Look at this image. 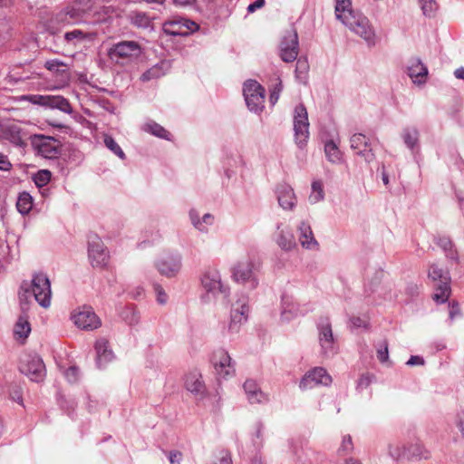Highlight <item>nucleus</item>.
Returning <instances> with one entry per match:
<instances>
[{"label": "nucleus", "instance_id": "obj_7", "mask_svg": "<svg viewBox=\"0 0 464 464\" xmlns=\"http://www.w3.org/2000/svg\"><path fill=\"white\" fill-rule=\"evenodd\" d=\"M256 264L250 258H244L237 263L233 267L232 275L235 281L245 284L250 283L252 288L256 287L257 281L256 278Z\"/></svg>", "mask_w": 464, "mask_h": 464}, {"label": "nucleus", "instance_id": "obj_40", "mask_svg": "<svg viewBox=\"0 0 464 464\" xmlns=\"http://www.w3.org/2000/svg\"><path fill=\"white\" fill-rule=\"evenodd\" d=\"M277 244L285 250H289L295 246L293 235L290 232L284 233V230H281Z\"/></svg>", "mask_w": 464, "mask_h": 464}, {"label": "nucleus", "instance_id": "obj_5", "mask_svg": "<svg viewBox=\"0 0 464 464\" xmlns=\"http://www.w3.org/2000/svg\"><path fill=\"white\" fill-rule=\"evenodd\" d=\"M429 278L434 284L435 293L432 299L439 304H444L450 295V277L449 272L437 265H431L429 270Z\"/></svg>", "mask_w": 464, "mask_h": 464}, {"label": "nucleus", "instance_id": "obj_26", "mask_svg": "<svg viewBox=\"0 0 464 464\" xmlns=\"http://www.w3.org/2000/svg\"><path fill=\"white\" fill-rule=\"evenodd\" d=\"M244 390L250 403H261L267 401L266 396L253 380H246L244 383Z\"/></svg>", "mask_w": 464, "mask_h": 464}, {"label": "nucleus", "instance_id": "obj_47", "mask_svg": "<svg viewBox=\"0 0 464 464\" xmlns=\"http://www.w3.org/2000/svg\"><path fill=\"white\" fill-rule=\"evenodd\" d=\"M9 396L14 401L23 404L22 388L19 385L11 384L9 386Z\"/></svg>", "mask_w": 464, "mask_h": 464}, {"label": "nucleus", "instance_id": "obj_4", "mask_svg": "<svg viewBox=\"0 0 464 464\" xmlns=\"http://www.w3.org/2000/svg\"><path fill=\"white\" fill-rule=\"evenodd\" d=\"M141 53L140 45L135 41H121L112 44L107 51L109 60L121 66L129 64Z\"/></svg>", "mask_w": 464, "mask_h": 464}, {"label": "nucleus", "instance_id": "obj_25", "mask_svg": "<svg viewBox=\"0 0 464 464\" xmlns=\"http://www.w3.org/2000/svg\"><path fill=\"white\" fill-rule=\"evenodd\" d=\"M319 342L324 353L333 350L334 336L331 324L325 322L319 325Z\"/></svg>", "mask_w": 464, "mask_h": 464}, {"label": "nucleus", "instance_id": "obj_60", "mask_svg": "<svg viewBox=\"0 0 464 464\" xmlns=\"http://www.w3.org/2000/svg\"><path fill=\"white\" fill-rule=\"evenodd\" d=\"M407 364L410 365V366L423 365L424 364V360L420 356L412 355V356H411V358L407 362Z\"/></svg>", "mask_w": 464, "mask_h": 464}, {"label": "nucleus", "instance_id": "obj_29", "mask_svg": "<svg viewBox=\"0 0 464 464\" xmlns=\"http://www.w3.org/2000/svg\"><path fill=\"white\" fill-rule=\"evenodd\" d=\"M309 309L305 305H301L298 303L294 302H284V308L282 316L285 320H290L294 316L305 315Z\"/></svg>", "mask_w": 464, "mask_h": 464}, {"label": "nucleus", "instance_id": "obj_27", "mask_svg": "<svg viewBox=\"0 0 464 464\" xmlns=\"http://www.w3.org/2000/svg\"><path fill=\"white\" fill-rule=\"evenodd\" d=\"M95 351L97 354V364L99 367H102L106 362H110L113 353L112 351L109 349V342L106 339H100L95 343Z\"/></svg>", "mask_w": 464, "mask_h": 464}, {"label": "nucleus", "instance_id": "obj_21", "mask_svg": "<svg viewBox=\"0 0 464 464\" xmlns=\"http://www.w3.org/2000/svg\"><path fill=\"white\" fill-rule=\"evenodd\" d=\"M408 75L412 80L414 84H423L427 81L428 69L422 63L420 59L412 58L409 62L407 66Z\"/></svg>", "mask_w": 464, "mask_h": 464}, {"label": "nucleus", "instance_id": "obj_36", "mask_svg": "<svg viewBox=\"0 0 464 464\" xmlns=\"http://www.w3.org/2000/svg\"><path fill=\"white\" fill-rule=\"evenodd\" d=\"M190 218L195 227H197L200 231L207 230V227L204 224L212 225L214 221V217L210 214H205L202 218V221H200L195 211L190 212Z\"/></svg>", "mask_w": 464, "mask_h": 464}, {"label": "nucleus", "instance_id": "obj_52", "mask_svg": "<svg viewBox=\"0 0 464 464\" xmlns=\"http://www.w3.org/2000/svg\"><path fill=\"white\" fill-rule=\"evenodd\" d=\"M372 382V375H371L370 373H362L358 380L357 386L360 389H365L370 386Z\"/></svg>", "mask_w": 464, "mask_h": 464}, {"label": "nucleus", "instance_id": "obj_37", "mask_svg": "<svg viewBox=\"0 0 464 464\" xmlns=\"http://www.w3.org/2000/svg\"><path fill=\"white\" fill-rule=\"evenodd\" d=\"M324 151L331 162L336 163L341 160V152L334 141L330 140L325 143Z\"/></svg>", "mask_w": 464, "mask_h": 464}, {"label": "nucleus", "instance_id": "obj_59", "mask_svg": "<svg viewBox=\"0 0 464 464\" xmlns=\"http://www.w3.org/2000/svg\"><path fill=\"white\" fill-rule=\"evenodd\" d=\"M216 464H233L230 453L227 451H221L218 458V462Z\"/></svg>", "mask_w": 464, "mask_h": 464}, {"label": "nucleus", "instance_id": "obj_64", "mask_svg": "<svg viewBox=\"0 0 464 464\" xmlns=\"http://www.w3.org/2000/svg\"><path fill=\"white\" fill-rule=\"evenodd\" d=\"M458 427L459 428L460 432L464 438V418L459 420L458 422Z\"/></svg>", "mask_w": 464, "mask_h": 464}, {"label": "nucleus", "instance_id": "obj_20", "mask_svg": "<svg viewBox=\"0 0 464 464\" xmlns=\"http://www.w3.org/2000/svg\"><path fill=\"white\" fill-rule=\"evenodd\" d=\"M158 271L165 276H175L180 270V257L173 255H167L156 264Z\"/></svg>", "mask_w": 464, "mask_h": 464}, {"label": "nucleus", "instance_id": "obj_45", "mask_svg": "<svg viewBox=\"0 0 464 464\" xmlns=\"http://www.w3.org/2000/svg\"><path fill=\"white\" fill-rule=\"evenodd\" d=\"M420 5L423 14L428 16L433 15L438 8L434 0H420Z\"/></svg>", "mask_w": 464, "mask_h": 464}, {"label": "nucleus", "instance_id": "obj_10", "mask_svg": "<svg viewBox=\"0 0 464 464\" xmlns=\"http://www.w3.org/2000/svg\"><path fill=\"white\" fill-rule=\"evenodd\" d=\"M294 130L296 143L299 146L305 144L309 137V122L306 109L303 104L295 107Z\"/></svg>", "mask_w": 464, "mask_h": 464}, {"label": "nucleus", "instance_id": "obj_38", "mask_svg": "<svg viewBox=\"0 0 464 464\" xmlns=\"http://www.w3.org/2000/svg\"><path fill=\"white\" fill-rule=\"evenodd\" d=\"M103 142L106 148H108L116 156H118L121 160L125 159V153L111 136L107 134L104 135Z\"/></svg>", "mask_w": 464, "mask_h": 464}, {"label": "nucleus", "instance_id": "obj_19", "mask_svg": "<svg viewBox=\"0 0 464 464\" xmlns=\"http://www.w3.org/2000/svg\"><path fill=\"white\" fill-rule=\"evenodd\" d=\"M350 143L351 149L366 161L370 162L374 159V154L365 135L362 133L353 134L351 137Z\"/></svg>", "mask_w": 464, "mask_h": 464}, {"label": "nucleus", "instance_id": "obj_63", "mask_svg": "<svg viewBox=\"0 0 464 464\" xmlns=\"http://www.w3.org/2000/svg\"><path fill=\"white\" fill-rule=\"evenodd\" d=\"M454 75L458 79L464 80V68H459L455 71Z\"/></svg>", "mask_w": 464, "mask_h": 464}, {"label": "nucleus", "instance_id": "obj_57", "mask_svg": "<svg viewBox=\"0 0 464 464\" xmlns=\"http://www.w3.org/2000/svg\"><path fill=\"white\" fill-rule=\"evenodd\" d=\"M351 323H352L353 326L355 328H361V327L367 328V326H368V321L366 319L357 317V316L352 317Z\"/></svg>", "mask_w": 464, "mask_h": 464}, {"label": "nucleus", "instance_id": "obj_3", "mask_svg": "<svg viewBox=\"0 0 464 464\" xmlns=\"http://www.w3.org/2000/svg\"><path fill=\"white\" fill-rule=\"evenodd\" d=\"M31 291L28 287L21 286L19 298L22 303V309L24 310V303H27L28 296L32 292L36 302L43 307L47 308L51 304V285L48 277L44 274H36L31 285Z\"/></svg>", "mask_w": 464, "mask_h": 464}, {"label": "nucleus", "instance_id": "obj_22", "mask_svg": "<svg viewBox=\"0 0 464 464\" xmlns=\"http://www.w3.org/2000/svg\"><path fill=\"white\" fill-rule=\"evenodd\" d=\"M248 306L245 304L237 303L231 311L228 330L231 333H237L240 326L247 320Z\"/></svg>", "mask_w": 464, "mask_h": 464}, {"label": "nucleus", "instance_id": "obj_6", "mask_svg": "<svg viewBox=\"0 0 464 464\" xmlns=\"http://www.w3.org/2000/svg\"><path fill=\"white\" fill-rule=\"evenodd\" d=\"M245 100L249 110L258 112L264 108L265 89L254 80H248L243 89Z\"/></svg>", "mask_w": 464, "mask_h": 464}, {"label": "nucleus", "instance_id": "obj_51", "mask_svg": "<svg viewBox=\"0 0 464 464\" xmlns=\"http://www.w3.org/2000/svg\"><path fill=\"white\" fill-rule=\"evenodd\" d=\"M377 358L382 362H387L389 360L388 343H383V346L377 350Z\"/></svg>", "mask_w": 464, "mask_h": 464}, {"label": "nucleus", "instance_id": "obj_54", "mask_svg": "<svg viewBox=\"0 0 464 464\" xmlns=\"http://www.w3.org/2000/svg\"><path fill=\"white\" fill-rule=\"evenodd\" d=\"M353 449L352 438L350 436L344 437L340 448V451L343 454H347Z\"/></svg>", "mask_w": 464, "mask_h": 464}, {"label": "nucleus", "instance_id": "obj_42", "mask_svg": "<svg viewBox=\"0 0 464 464\" xmlns=\"http://www.w3.org/2000/svg\"><path fill=\"white\" fill-rule=\"evenodd\" d=\"M131 23L137 27L147 28L150 24V19L144 13H136L131 16Z\"/></svg>", "mask_w": 464, "mask_h": 464}, {"label": "nucleus", "instance_id": "obj_32", "mask_svg": "<svg viewBox=\"0 0 464 464\" xmlns=\"http://www.w3.org/2000/svg\"><path fill=\"white\" fill-rule=\"evenodd\" d=\"M31 332V326L28 322L27 315H21L16 322L14 329V334L16 339L24 340L28 337Z\"/></svg>", "mask_w": 464, "mask_h": 464}, {"label": "nucleus", "instance_id": "obj_23", "mask_svg": "<svg viewBox=\"0 0 464 464\" xmlns=\"http://www.w3.org/2000/svg\"><path fill=\"white\" fill-rule=\"evenodd\" d=\"M185 387L188 392L196 395H203L206 392L202 375L198 370H193L186 375Z\"/></svg>", "mask_w": 464, "mask_h": 464}, {"label": "nucleus", "instance_id": "obj_56", "mask_svg": "<svg viewBox=\"0 0 464 464\" xmlns=\"http://www.w3.org/2000/svg\"><path fill=\"white\" fill-rule=\"evenodd\" d=\"M65 377L70 382H73L77 380L78 369L74 366L69 367L65 372Z\"/></svg>", "mask_w": 464, "mask_h": 464}, {"label": "nucleus", "instance_id": "obj_33", "mask_svg": "<svg viewBox=\"0 0 464 464\" xmlns=\"http://www.w3.org/2000/svg\"><path fill=\"white\" fill-rule=\"evenodd\" d=\"M143 130L156 137L169 140L170 133L165 130L161 125L155 121L147 122Z\"/></svg>", "mask_w": 464, "mask_h": 464}, {"label": "nucleus", "instance_id": "obj_44", "mask_svg": "<svg viewBox=\"0 0 464 464\" xmlns=\"http://www.w3.org/2000/svg\"><path fill=\"white\" fill-rule=\"evenodd\" d=\"M389 453L393 459L399 460L406 459L407 450L406 447H401L399 445H391L389 448Z\"/></svg>", "mask_w": 464, "mask_h": 464}, {"label": "nucleus", "instance_id": "obj_17", "mask_svg": "<svg viewBox=\"0 0 464 464\" xmlns=\"http://www.w3.org/2000/svg\"><path fill=\"white\" fill-rule=\"evenodd\" d=\"M75 325L83 330H93L101 325V321L91 307H82L72 314Z\"/></svg>", "mask_w": 464, "mask_h": 464}, {"label": "nucleus", "instance_id": "obj_53", "mask_svg": "<svg viewBox=\"0 0 464 464\" xmlns=\"http://www.w3.org/2000/svg\"><path fill=\"white\" fill-rule=\"evenodd\" d=\"M154 290H155V293L157 294L158 302L161 304H166L168 295L165 293L164 289L160 285L155 284Z\"/></svg>", "mask_w": 464, "mask_h": 464}, {"label": "nucleus", "instance_id": "obj_16", "mask_svg": "<svg viewBox=\"0 0 464 464\" xmlns=\"http://www.w3.org/2000/svg\"><path fill=\"white\" fill-rule=\"evenodd\" d=\"M331 382L332 377L327 373L325 369L322 367H314L303 377L300 382V388L303 390L311 389L319 384L328 386Z\"/></svg>", "mask_w": 464, "mask_h": 464}, {"label": "nucleus", "instance_id": "obj_41", "mask_svg": "<svg viewBox=\"0 0 464 464\" xmlns=\"http://www.w3.org/2000/svg\"><path fill=\"white\" fill-rule=\"evenodd\" d=\"M88 34L84 33L83 31L80 29H74L71 32H67L64 34V39L67 43H72L73 44H76V42H82L88 37Z\"/></svg>", "mask_w": 464, "mask_h": 464}, {"label": "nucleus", "instance_id": "obj_62", "mask_svg": "<svg viewBox=\"0 0 464 464\" xmlns=\"http://www.w3.org/2000/svg\"><path fill=\"white\" fill-rule=\"evenodd\" d=\"M265 5V0H256L254 3L250 4L247 7L248 12L253 13L256 9L261 8Z\"/></svg>", "mask_w": 464, "mask_h": 464}, {"label": "nucleus", "instance_id": "obj_43", "mask_svg": "<svg viewBox=\"0 0 464 464\" xmlns=\"http://www.w3.org/2000/svg\"><path fill=\"white\" fill-rule=\"evenodd\" d=\"M48 96L49 95L31 94V95L23 96L22 100L28 101L34 104L47 107L48 106V101H47Z\"/></svg>", "mask_w": 464, "mask_h": 464}, {"label": "nucleus", "instance_id": "obj_58", "mask_svg": "<svg viewBox=\"0 0 464 464\" xmlns=\"http://www.w3.org/2000/svg\"><path fill=\"white\" fill-rule=\"evenodd\" d=\"M169 459L170 464H180L182 459V453L179 450H172L169 452Z\"/></svg>", "mask_w": 464, "mask_h": 464}, {"label": "nucleus", "instance_id": "obj_2", "mask_svg": "<svg viewBox=\"0 0 464 464\" xmlns=\"http://www.w3.org/2000/svg\"><path fill=\"white\" fill-rule=\"evenodd\" d=\"M93 8V0H74L55 13L51 22L57 25L77 24L82 23Z\"/></svg>", "mask_w": 464, "mask_h": 464}, {"label": "nucleus", "instance_id": "obj_11", "mask_svg": "<svg viewBox=\"0 0 464 464\" xmlns=\"http://www.w3.org/2000/svg\"><path fill=\"white\" fill-rule=\"evenodd\" d=\"M198 29V24L185 18H174L162 25L163 32L168 35L186 36Z\"/></svg>", "mask_w": 464, "mask_h": 464}, {"label": "nucleus", "instance_id": "obj_8", "mask_svg": "<svg viewBox=\"0 0 464 464\" xmlns=\"http://www.w3.org/2000/svg\"><path fill=\"white\" fill-rule=\"evenodd\" d=\"M32 143L37 154L45 159H55L61 154L62 144L53 137L35 136Z\"/></svg>", "mask_w": 464, "mask_h": 464}, {"label": "nucleus", "instance_id": "obj_50", "mask_svg": "<svg viewBox=\"0 0 464 464\" xmlns=\"http://www.w3.org/2000/svg\"><path fill=\"white\" fill-rule=\"evenodd\" d=\"M44 67L51 72H59L60 68L67 67V64L60 60L54 59V60L46 61L44 63Z\"/></svg>", "mask_w": 464, "mask_h": 464}, {"label": "nucleus", "instance_id": "obj_35", "mask_svg": "<svg viewBox=\"0 0 464 464\" xmlns=\"http://www.w3.org/2000/svg\"><path fill=\"white\" fill-rule=\"evenodd\" d=\"M401 137L404 143L410 149H414L418 145L419 141V131L415 128H406L403 130Z\"/></svg>", "mask_w": 464, "mask_h": 464}, {"label": "nucleus", "instance_id": "obj_1", "mask_svg": "<svg viewBox=\"0 0 464 464\" xmlns=\"http://www.w3.org/2000/svg\"><path fill=\"white\" fill-rule=\"evenodd\" d=\"M335 16L369 44H374V32L367 17L352 8L351 0H335Z\"/></svg>", "mask_w": 464, "mask_h": 464}, {"label": "nucleus", "instance_id": "obj_55", "mask_svg": "<svg viewBox=\"0 0 464 464\" xmlns=\"http://www.w3.org/2000/svg\"><path fill=\"white\" fill-rule=\"evenodd\" d=\"M308 63L306 60L298 59L296 62L295 72L297 75L305 74L308 72Z\"/></svg>", "mask_w": 464, "mask_h": 464}, {"label": "nucleus", "instance_id": "obj_12", "mask_svg": "<svg viewBox=\"0 0 464 464\" xmlns=\"http://www.w3.org/2000/svg\"><path fill=\"white\" fill-rule=\"evenodd\" d=\"M279 55L285 63H292L298 55V36L295 31H287L279 45Z\"/></svg>", "mask_w": 464, "mask_h": 464}, {"label": "nucleus", "instance_id": "obj_31", "mask_svg": "<svg viewBox=\"0 0 464 464\" xmlns=\"http://www.w3.org/2000/svg\"><path fill=\"white\" fill-rule=\"evenodd\" d=\"M48 106L52 109H58L59 111L65 113H72V108L67 99L63 96L49 95L48 96Z\"/></svg>", "mask_w": 464, "mask_h": 464}, {"label": "nucleus", "instance_id": "obj_28", "mask_svg": "<svg viewBox=\"0 0 464 464\" xmlns=\"http://www.w3.org/2000/svg\"><path fill=\"white\" fill-rule=\"evenodd\" d=\"M298 229L300 232L299 242L303 247L311 249L318 246L309 224L302 222Z\"/></svg>", "mask_w": 464, "mask_h": 464}, {"label": "nucleus", "instance_id": "obj_13", "mask_svg": "<svg viewBox=\"0 0 464 464\" xmlns=\"http://www.w3.org/2000/svg\"><path fill=\"white\" fill-rule=\"evenodd\" d=\"M20 371L34 382H40L44 379L45 366L43 360L38 356H26L22 360Z\"/></svg>", "mask_w": 464, "mask_h": 464}, {"label": "nucleus", "instance_id": "obj_9", "mask_svg": "<svg viewBox=\"0 0 464 464\" xmlns=\"http://www.w3.org/2000/svg\"><path fill=\"white\" fill-rule=\"evenodd\" d=\"M88 256L93 267L103 268L109 263V253L102 240L97 236L89 238Z\"/></svg>", "mask_w": 464, "mask_h": 464}, {"label": "nucleus", "instance_id": "obj_39", "mask_svg": "<svg viewBox=\"0 0 464 464\" xmlns=\"http://www.w3.org/2000/svg\"><path fill=\"white\" fill-rule=\"evenodd\" d=\"M324 197L323 183L320 180H315L312 183V193L309 196L311 203H317Z\"/></svg>", "mask_w": 464, "mask_h": 464}, {"label": "nucleus", "instance_id": "obj_30", "mask_svg": "<svg viewBox=\"0 0 464 464\" xmlns=\"http://www.w3.org/2000/svg\"><path fill=\"white\" fill-rule=\"evenodd\" d=\"M406 459L410 460L428 459L430 458V452L420 443L409 445L407 448Z\"/></svg>", "mask_w": 464, "mask_h": 464}, {"label": "nucleus", "instance_id": "obj_24", "mask_svg": "<svg viewBox=\"0 0 464 464\" xmlns=\"http://www.w3.org/2000/svg\"><path fill=\"white\" fill-rule=\"evenodd\" d=\"M279 205L285 209H292L296 203V198L292 188L282 185L277 188Z\"/></svg>", "mask_w": 464, "mask_h": 464}, {"label": "nucleus", "instance_id": "obj_18", "mask_svg": "<svg viewBox=\"0 0 464 464\" xmlns=\"http://www.w3.org/2000/svg\"><path fill=\"white\" fill-rule=\"evenodd\" d=\"M201 283L208 292L213 293L214 295L217 293L227 294V289L221 282L219 272L215 268H208L205 271L201 278Z\"/></svg>", "mask_w": 464, "mask_h": 464}, {"label": "nucleus", "instance_id": "obj_48", "mask_svg": "<svg viewBox=\"0 0 464 464\" xmlns=\"http://www.w3.org/2000/svg\"><path fill=\"white\" fill-rule=\"evenodd\" d=\"M281 91H282V82L279 78H276L275 85L270 90L269 100L273 105L277 102Z\"/></svg>", "mask_w": 464, "mask_h": 464}, {"label": "nucleus", "instance_id": "obj_15", "mask_svg": "<svg viewBox=\"0 0 464 464\" xmlns=\"http://www.w3.org/2000/svg\"><path fill=\"white\" fill-rule=\"evenodd\" d=\"M211 362L217 374L220 377L226 378L235 372V368L231 362V358L228 353L224 349L220 348L213 353Z\"/></svg>", "mask_w": 464, "mask_h": 464}, {"label": "nucleus", "instance_id": "obj_46", "mask_svg": "<svg viewBox=\"0 0 464 464\" xmlns=\"http://www.w3.org/2000/svg\"><path fill=\"white\" fill-rule=\"evenodd\" d=\"M51 176V172L47 169L38 171L34 177L36 186L43 187L46 185L50 181Z\"/></svg>", "mask_w": 464, "mask_h": 464}, {"label": "nucleus", "instance_id": "obj_61", "mask_svg": "<svg viewBox=\"0 0 464 464\" xmlns=\"http://www.w3.org/2000/svg\"><path fill=\"white\" fill-rule=\"evenodd\" d=\"M11 167V163L9 162L7 157L2 153H0V169L7 170Z\"/></svg>", "mask_w": 464, "mask_h": 464}, {"label": "nucleus", "instance_id": "obj_34", "mask_svg": "<svg viewBox=\"0 0 464 464\" xmlns=\"http://www.w3.org/2000/svg\"><path fill=\"white\" fill-rule=\"evenodd\" d=\"M16 208L23 215L29 213L33 208V198L31 195L27 192L20 193L16 202Z\"/></svg>", "mask_w": 464, "mask_h": 464}, {"label": "nucleus", "instance_id": "obj_14", "mask_svg": "<svg viewBox=\"0 0 464 464\" xmlns=\"http://www.w3.org/2000/svg\"><path fill=\"white\" fill-rule=\"evenodd\" d=\"M0 132L3 139H5L16 146L25 145L27 133L18 122L0 123Z\"/></svg>", "mask_w": 464, "mask_h": 464}, {"label": "nucleus", "instance_id": "obj_49", "mask_svg": "<svg viewBox=\"0 0 464 464\" xmlns=\"http://www.w3.org/2000/svg\"><path fill=\"white\" fill-rule=\"evenodd\" d=\"M161 70L159 67H152L146 71L142 75L140 76V80L142 82H148L151 79H157L160 77L161 75Z\"/></svg>", "mask_w": 464, "mask_h": 464}]
</instances>
